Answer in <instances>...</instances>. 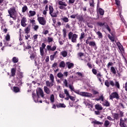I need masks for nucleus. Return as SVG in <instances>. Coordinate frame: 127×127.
Segmentation results:
<instances>
[{"label": "nucleus", "mask_w": 127, "mask_h": 127, "mask_svg": "<svg viewBox=\"0 0 127 127\" xmlns=\"http://www.w3.org/2000/svg\"><path fill=\"white\" fill-rule=\"evenodd\" d=\"M69 99L71 100V101H75V97L71 96L70 95H69Z\"/></svg>", "instance_id": "nucleus-61"}, {"label": "nucleus", "mask_w": 127, "mask_h": 127, "mask_svg": "<svg viewBox=\"0 0 127 127\" xmlns=\"http://www.w3.org/2000/svg\"><path fill=\"white\" fill-rule=\"evenodd\" d=\"M110 66H113V63H112V62H109V63L108 64H107V67L108 68H110Z\"/></svg>", "instance_id": "nucleus-55"}, {"label": "nucleus", "mask_w": 127, "mask_h": 127, "mask_svg": "<svg viewBox=\"0 0 127 127\" xmlns=\"http://www.w3.org/2000/svg\"><path fill=\"white\" fill-rule=\"evenodd\" d=\"M27 19L26 17H23L21 20V25L23 27H25L27 25Z\"/></svg>", "instance_id": "nucleus-8"}, {"label": "nucleus", "mask_w": 127, "mask_h": 127, "mask_svg": "<svg viewBox=\"0 0 127 127\" xmlns=\"http://www.w3.org/2000/svg\"><path fill=\"white\" fill-rule=\"evenodd\" d=\"M104 99H105V98L103 95L99 97V101H101V102H104Z\"/></svg>", "instance_id": "nucleus-49"}, {"label": "nucleus", "mask_w": 127, "mask_h": 127, "mask_svg": "<svg viewBox=\"0 0 127 127\" xmlns=\"http://www.w3.org/2000/svg\"><path fill=\"white\" fill-rule=\"evenodd\" d=\"M36 13L35 12V11H32V10H30L29 11V16H34V15H35Z\"/></svg>", "instance_id": "nucleus-24"}, {"label": "nucleus", "mask_w": 127, "mask_h": 127, "mask_svg": "<svg viewBox=\"0 0 127 127\" xmlns=\"http://www.w3.org/2000/svg\"><path fill=\"white\" fill-rule=\"evenodd\" d=\"M55 58V55H52L50 56V59L51 61H53L54 60V58Z\"/></svg>", "instance_id": "nucleus-53"}, {"label": "nucleus", "mask_w": 127, "mask_h": 127, "mask_svg": "<svg viewBox=\"0 0 127 127\" xmlns=\"http://www.w3.org/2000/svg\"><path fill=\"white\" fill-rule=\"evenodd\" d=\"M50 101L51 103L53 104L55 101V98L54 94H51L50 96Z\"/></svg>", "instance_id": "nucleus-18"}, {"label": "nucleus", "mask_w": 127, "mask_h": 127, "mask_svg": "<svg viewBox=\"0 0 127 127\" xmlns=\"http://www.w3.org/2000/svg\"><path fill=\"white\" fill-rule=\"evenodd\" d=\"M63 20L64 21V22H68L69 21V19L67 17H64L63 18Z\"/></svg>", "instance_id": "nucleus-54"}, {"label": "nucleus", "mask_w": 127, "mask_h": 127, "mask_svg": "<svg viewBox=\"0 0 127 127\" xmlns=\"http://www.w3.org/2000/svg\"><path fill=\"white\" fill-rule=\"evenodd\" d=\"M107 120H109V121H114V119H113L112 118V117H111V116H108L107 117Z\"/></svg>", "instance_id": "nucleus-59"}, {"label": "nucleus", "mask_w": 127, "mask_h": 127, "mask_svg": "<svg viewBox=\"0 0 127 127\" xmlns=\"http://www.w3.org/2000/svg\"><path fill=\"white\" fill-rule=\"evenodd\" d=\"M26 49H29V51H31V46L30 45H28L26 47Z\"/></svg>", "instance_id": "nucleus-56"}, {"label": "nucleus", "mask_w": 127, "mask_h": 127, "mask_svg": "<svg viewBox=\"0 0 127 127\" xmlns=\"http://www.w3.org/2000/svg\"><path fill=\"white\" fill-rule=\"evenodd\" d=\"M93 124H94L95 126H96V125H103L102 122H100L97 121L96 120L93 121Z\"/></svg>", "instance_id": "nucleus-30"}, {"label": "nucleus", "mask_w": 127, "mask_h": 127, "mask_svg": "<svg viewBox=\"0 0 127 127\" xmlns=\"http://www.w3.org/2000/svg\"><path fill=\"white\" fill-rule=\"evenodd\" d=\"M28 53L30 54V58L31 59H34V57H35V55L33 54L31 51H29Z\"/></svg>", "instance_id": "nucleus-32"}, {"label": "nucleus", "mask_w": 127, "mask_h": 127, "mask_svg": "<svg viewBox=\"0 0 127 127\" xmlns=\"http://www.w3.org/2000/svg\"><path fill=\"white\" fill-rule=\"evenodd\" d=\"M12 61L13 63H17L18 62V58L16 57H13Z\"/></svg>", "instance_id": "nucleus-25"}, {"label": "nucleus", "mask_w": 127, "mask_h": 127, "mask_svg": "<svg viewBox=\"0 0 127 127\" xmlns=\"http://www.w3.org/2000/svg\"><path fill=\"white\" fill-rule=\"evenodd\" d=\"M90 46H96V43L94 41H90L89 43Z\"/></svg>", "instance_id": "nucleus-37"}, {"label": "nucleus", "mask_w": 127, "mask_h": 127, "mask_svg": "<svg viewBox=\"0 0 127 127\" xmlns=\"http://www.w3.org/2000/svg\"><path fill=\"white\" fill-rule=\"evenodd\" d=\"M40 55L42 57H43V56H44V49L40 48Z\"/></svg>", "instance_id": "nucleus-27"}, {"label": "nucleus", "mask_w": 127, "mask_h": 127, "mask_svg": "<svg viewBox=\"0 0 127 127\" xmlns=\"http://www.w3.org/2000/svg\"><path fill=\"white\" fill-rule=\"evenodd\" d=\"M63 82H64V84L65 85V87H68V81H67V79H63Z\"/></svg>", "instance_id": "nucleus-33"}, {"label": "nucleus", "mask_w": 127, "mask_h": 127, "mask_svg": "<svg viewBox=\"0 0 127 127\" xmlns=\"http://www.w3.org/2000/svg\"><path fill=\"white\" fill-rule=\"evenodd\" d=\"M56 48H57L56 45H54L53 47H51V46L50 45L47 46V49L48 51H55Z\"/></svg>", "instance_id": "nucleus-12"}, {"label": "nucleus", "mask_w": 127, "mask_h": 127, "mask_svg": "<svg viewBox=\"0 0 127 127\" xmlns=\"http://www.w3.org/2000/svg\"><path fill=\"white\" fill-rule=\"evenodd\" d=\"M28 8H27V6L24 5L22 8V12H25L27 10Z\"/></svg>", "instance_id": "nucleus-29"}, {"label": "nucleus", "mask_w": 127, "mask_h": 127, "mask_svg": "<svg viewBox=\"0 0 127 127\" xmlns=\"http://www.w3.org/2000/svg\"><path fill=\"white\" fill-rule=\"evenodd\" d=\"M59 4H60V5H63L64 6H67L66 2L62 0L59 1Z\"/></svg>", "instance_id": "nucleus-26"}, {"label": "nucleus", "mask_w": 127, "mask_h": 127, "mask_svg": "<svg viewBox=\"0 0 127 127\" xmlns=\"http://www.w3.org/2000/svg\"><path fill=\"white\" fill-rule=\"evenodd\" d=\"M57 107V108H66V105L64 103H59Z\"/></svg>", "instance_id": "nucleus-23"}, {"label": "nucleus", "mask_w": 127, "mask_h": 127, "mask_svg": "<svg viewBox=\"0 0 127 127\" xmlns=\"http://www.w3.org/2000/svg\"><path fill=\"white\" fill-rule=\"evenodd\" d=\"M53 17H56L57 16V12H54L50 14Z\"/></svg>", "instance_id": "nucleus-36"}, {"label": "nucleus", "mask_w": 127, "mask_h": 127, "mask_svg": "<svg viewBox=\"0 0 127 127\" xmlns=\"http://www.w3.org/2000/svg\"><path fill=\"white\" fill-rule=\"evenodd\" d=\"M30 25H29L25 29V32H28L29 31H30Z\"/></svg>", "instance_id": "nucleus-48"}, {"label": "nucleus", "mask_w": 127, "mask_h": 127, "mask_svg": "<svg viewBox=\"0 0 127 127\" xmlns=\"http://www.w3.org/2000/svg\"><path fill=\"white\" fill-rule=\"evenodd\" d=\"M109 125H110V121L108 120L105 121L104 123V126L105 127H109Z\"/></svg>", "instance_id": "nucleus-40"}, {"label": "nucleus", "mask_w": 127, "mask_h": 127, "mask_svg": "<svg viewBox=\"0 0 127 127\" xmlns=\"http://www.w3.org/2000/svg\"><path fill=\"white\" fill-rule=\"evenodd\" d=\"M58 78H63L64 76L62 72H59L57 74Z\"/></svg>", "instance_id": "nucleus-42"}, {"label": "nucleus", "mask_w": 127, "mask_h": 127, "mask_svg": "<svg viewBox=\"0 0 127 127\" xmlns=\"http://www.w3.org/2000/svg\"><path fill=\"white\" fill-rule=\"evenodd\" d=\"M64 93L65 94V96H70V94H69V91L67 89H64Z\"/></svg>", "instance_id": "nucleus-35"}, {"label": "nucleus", "mask_w": 127, "mask_h": 127, "mask_svg": "<svg viewBox=\"0 0 127 127\" xmlns=\"http://www.w3.org/2000/svg\"><path fill=\"white\" fill-rule=\"evenodd\" d=\"M105 85L108 87H110V85L114 87L115 86V83L113 80H110L109 81L108 80H105Z\"/></svg>", "instance_id": "nucleus-11"}, {"label": "nucleus", "mask_w": 127, "mask_h": 127, "mask_svg": "<svg viewBox=\"0 0 127 127\" xmlns=\"http://www.w3.org/2000/svg\"><path fill=\"white\" fill-rule=\"evenodd\" d=\"M38 25H34L33 28L34 30H37V29H38Z\"/></svg>", "instance_id": "nucleus-62"}, {"label": "nucleus", "mask_w": 127, "mask_h": 127, "mask_svg": "<svg viewBox=\"0 0 127 127\" xmlns=\"http://www.w3.org/2000/svg\"><path fill=\"white\" fill-rule=\"evenodd\" d=\"M115 86L118 88V89H120V83L118 81L115 82Z\"/></svg>", "instance_id": "nucleus-52"}, {"label": "nucleus", "mask_w": 127, "mask_h": 127, "mask_svg": "<svg viewBox=\"0 0 127 127\" xmlns=\"http://www.w3.org/2000/svg\"><path fill=\"white\" fill-rule=\"evenodd\" d=\"M5 41L4 42V45L5 46H11V45L9 44V41L10 40V36L7 34L5 37Z\"/></svg>", "instance_id": "nucleus-6"}, {"label": "nucleus", "mask_w": 127, "mask_h": 127, "mask_svg": "<svg viewBox=\"0 0 127 127\" xmlns=\"http://www.w3.org/2000/svg\"><path fill=\"white\" fill-rule=\"evenodd\" d=\"M76 74L79 76V77H84V74L82 72H77Z\"/></svg>", "instance_id": "nucleus-50"}, {"label": "nucleus", "mask_w": 127, "mask_h": 127, "mask_svg": "<svg viewBox=\"0 0 127 127\" xmlns=\"http://www.w3.org/2000/svg\"><path fill=\"white\" fill-rule=\"evenodd\" d=\"M68 38L71 40V42L73 43L77 42V38H78V35L76 34H73L72 32H70L68 34Z\"/></svg>", "instance_id": "nucleus-5"}, {"label": "nucleus", "mask_w": 127, "mask_h": 127, "mask_svg": "<svg viewBox=\"0 0 127 127\" xmlns=\"http://www.w3.org/2000/svg\"><path fill=\"white\" fill-rule=\"evenodd\" d=\"M46 62H49V56H47L45 59Z\"/></svg>", "instance_id": "nucleus-64"}, {"label": "nucleus", "mask_w": 127, "mask_h": 127, "mask_svg": "<svg viewBox=\"0 0 127 127\" xmlns=\"http://www.w3.org/2000/svg\"><path fill=\"white\" fill-rule=\"evenodd\" d=\"M98 12L101 14V15H104V12L102 8L98 9Z\"/></svg>", "instance_id": "nucleus-34"}, {"label": "nucleus", "mask_w": 127, "mask_h": 127, "mask_svg": "<svg viewBox=\"0 0 127 127\" xmlns=\"http://www.w3.org/2000/svg\"><path fill=\"white\" fill-rule=\"evenodd\" d=\"M66 64L68 69H71V68H73V67H74V64L73 63H71L70 62H66Z\"/></svg>", "instance_id": "nucleus-17"}, {"label": "nucleus", "mask_w": 127, "mask_h": 127, "mask_svg": "<svg viewBox=\"0 0 127 127\" xmlns=\"http://www.w3.org/2000/svg\"><path fill=\"white\" fill-rule=\"evenodd\" d=\"M44 91L48 94H49L50 93H51V90H50L47 86L44 87Z\"/></svg>", "instance_id": "nucleus-15"}, {"label": "nucleus", "mask_w": 127, "mask_h": 127, "mask_svg": "<svg viewBox=\"0 0 127 127\" xmlns=\"http://www.w3.org/2000/svg\"><path fill=\"white\" fill-rule=\"evenodd\" d=\"M68 87L71 92H75V88H74V86L72 85L69 84Z\"/></svg>", "instance_id": "nucleus-28"}, {"label": "nucleus", "mask_w": 127, "mask_h": 127, "mask_svg": "<svg viewBox=\"0 0 127 127\" xmlns=\"http://www.w3.org/2000/svg\"><path fill=\"white\" fill-rule=\"evenodd\" d=\"M85 97H87V98L92 97V94L88 92H85Z\"/></svg>", "instance_id": "nucleus-47"}, {"label": "nucleus", "mask_w": 127, "mask_h": 127, "mask_svg": "<svg viewBox=\"0 0 127 127\" xmlns=\"http://www.w3.org/2000/svg\"><path fill=\"white\" fill-rule=\"evenodd\" d=\"M8 12L9 14L10 17H11L13 18V19H14V20H15L17 15L15 7L10 8L9 10H8Z\"/></svg>", "instance_id": "nucleus-2"}, {"label": "nucleus", "mask_w": 127, "mask_h": 127, "mask_svg": "<svg viewBox=\"0 0 127 127\" xmlns=\"http://www.w3.org/2000/svg\"><path fill=\"white\" fill-rule=\"evenodd\" d=\"M60 67L64 68L65 67V63L64 62H62L60 64Z\"/></svg>", "instance_id": "nucleus-38"}, {"label": "nucleus", "mask_w": 127, "mask_h": 127, "mask_svg": "<svg viewBox=\"0 0 127 127\" xmlns=\"http://www.w3.org/2000/svg\"><path fill=\"white\" fill-rule=\"evenodd\" d=\"M15 69L14 68H13L11 70V76H14L15 75Z\"/></svg>", "instance_id": "nucleus-31"}, {"label": "nucleus", "mask_w": 127, "mask_h": 127, "mask_svg": "<svg viewBox=\"0 0 127 127\" xmlns=\"http://www.w3.org/2000/svg\"><path fill=\"white\" fill-rule=\"evenodd\" d=\"M37 96L35 94L32 93V97L35 103H39V96H41L43 99L44 98V92L40 88H38L36 90Z\"/></svg>", "instance_id": "nucleus-1"}, {"label": "nucleus", "mask_w": 127, "mask_h": 127, "mask_svg": "<svg viewBox=\"0 0 127 127\" xmlns=\"http://www.w3.org/2000/svg\"><path fill=\"white\" fill-rule=\"evenodd\" d=\"M102 105L104 107H110V102L107 100H104L102 103Z\"/></svg>", "instance_id": "nucleus-19"}, {"label": "nucleus", "mask_w": 127, "mask_h": 127, "mask_svg": "<svg viewBox=\"0 0 127 127\" xmlns=\"http://www.w3.org/2000/svg\"><path fill=\"white\" fill-rule=\"evenodd\" d=\"M30 22L31 23H32V24H33V25H34V24H35V20H34V19H31V20H30Z\"/></svg>", "instance_id": "nucleus-57"}, {"label": "nucleus", "mask_w": 127, "mask_h": 127, "mask_svg": "<svg viewBox=\"0 0 127 127\" xmlns=\"http://www.w3.org/2000/svg\"><path fill=\"white\" fill-rule=\"evenodd\" d=\"M48 41L49 43H50V42H52V41H53V38L48 37Z\"/></svg>", "instance_id": "nucleus-51"}, {"label": "nucleus", "mask_w": 127, "mask_h": 127, "mask_svg": "<svg viewBox=\"0 0 127 127\" xmlns=\"http://www.w3.org/2000/svg\"><path fill=\"white\" fill-rule=\"evenodd\" d=\"M12 91L14 92V93H18L20 92V89H19L18 87H13V89H12Z\"/></svg>", "instance_id": "nucleus-20"}, {"label": "nucleus", "mask_w": 127, "mask_h": 127, "mask_svg": "<svg viewBox=\"0 0 127 127\" xmlns=\"http://www.w3.org/2000/svg\"><path fill=\"white\" fill-rule=\"evenodd\" d=\"M117 45L118 46L119 49L120 50V51L123 52V51H124V47H123V45H122L120 42H117Z\"/></svg>", "instance_id": "nucleus-16"}, {"label": "nucleus", "mask_w": 127, "mask_h": 127, "mask_svg": "<svg viewBox=\"0 0 127 127\" xmlns=\"http://www.w3.org/2000/svg\"><path fill=\"white\" fill-rule=\"evenodd\" d=\"M67 55H68V53L65 51H62L61 52V55H62L63 57H66Z\"/></svg>", "instance_id": "nucleus-22"}, {"label": "nucleus", "mask_w": 127, "mask_h": 127, "mask_svg": "<svg viewBox=\"0 0 127 127\" xmlns=\"http://www.w3.org/2000/svg\"><path fill=\"white\" fill-rule=\"evenodd\" d=\"M125 121L123 120V118L120 119V126L121 127H127V125L125 124Z\"/></svg>", "instance_id": "nucleus-13"}, {"label": "nucleus", "mask_w": 127, "mask_h": 127, "mask_svg": "<svg viewBox=\"0 0 127 127\" xmlns=\"http://www.w3.org/2000/svg\"><path fill=\"white\" fill-rule=\"evenodd\" d=\"M113 117L115 120H119V114L115 113L113 114Z\"/></svg>", "instance_id": "nucleus-39"}, {"label": "nucleus", "mask_w": 127, "mask_h": 127, "mask_svg": "<svg viewBox=\"0 0 127 127\" xmlns=\"http://www.w3.org/2000/svg\"><path fill=\"white\" fill-rule=\"evenodd\" d=\"M26 35H25V38L26 39H28V38L29 37V36H30L29 35H28V33H25Z\"/></svg>", "instance_id": "nucleus-63"}, {"label": "nucleus", "mask_w": 127, "mask_h": 127, "mask_svg": "<svg viewBox=\"0 0 127 127\" xmlns=\"http://www.w3.org/2000/svg\"><path fill=\"white\" fill-rule=\"evenodd\" d=\"M59 97L60 98L63 99L65 98V94H64L63 93H61L59 94Z\"/></svg>", "instance_id": "nucleus-43"}, {"label": "nucleus", "mask_w": 127, "mask_h": 127, "mask_svg": "<svg viewBox=\"0 0 127 127\" xmlns=\"http://www.w3.org/2000/svg\"><path fill=\"white\" fill-rule=\"evenodd\" d=\"M87 66L88 67L90 68V69H92V64H90V63H87Z\"/></svg>", "instance_id": "nucleus-60"}, {"label": "nucleus", "mask_w": 127, "mask_h": 127, "mask_svg": "<svg viewBox=\"0 0 127 127\" xmlns=\"http://www.w3.org/2000/svg\"><path fill=\"white\" fill-rule=\"evenodd\" d=\"M23 78V74L22 72H19L16 78H14L13 81L16 86H20L21 85V78Z\"/></svg>", "instance_id": "nucleus-3"}, {"label": "nucleus", "mask_w": 127, "mask_h": 127, "mask_svg": "<svg viewBox=\"0 0 127 127\" xmlns=\"http://www.w3.org/2000/svg\"><path fill=\"white\" fill-rule=\"evenodd\" d=\"M92 72L93 73V74H94V75H96L97 74V69H92Z\"/></svg>", "instance_id": "nucleus-58"}, {"label": "nucleus", "mask_w": 127, "mask_h": 127, "mask_svg": "<svg viewBox=\"0 0 127 127\" xmlns=\"http://www.w3.org/2000/svg\"><path fill=\"white\" fill-rule=\"evenodd\" d=\"M118 69L117 68H115L114 66L111 67V72L112 73V74H114V75H116L117 74V71Z\"/></svg>", "instance_id": "nucleus-14"}, {"label": "nucleus", "mask_w": 127, "mask_h": 127, "mask_svg": "<svg viewBox=\"0 0 127 127\" xmlns=\"http://www.w3.org/2000/svg\"><path fill=\"white\" fill-rule=\"evenodd\" d=\"M78 94H79V95H80V96H82V97H85V96H86V92H80Z\"/></svg>", "instance_id": "nucleus-45"}, {"label": "nucleus", "mask_w": 127, "mask_h": 127, "mask_svg": "<svg viewBox=\"0 0 127 127\" xmlns=\"http://www.w3.org/2000/svg\"><path fill=\"white\" fill-rule=\"evenodd\" d=\"M85 36H86V35L85 34V33H82L79 39L80 40L83 39L84 38V37H85Z\"/></svg>", "instance_id": "nucleus-44"}, {"label": "nucleus", "mask_w": 127, "mask_h": 127, "mask_svg": "<svg viewBox=\"0 0 127 127\" xmlns=\"http://www.w3.org/2000/svg\"><path fill=\"white\" fill-rule=\"evenodd\" d=\"M49 10H50V14H51L52 12H53L54 9H53V7L52 6H49Z\"/></svg>", "instance_id": "nucleus-41"}, {"label": "nucleus", "mask_w": 127, "mask_h": 127, "mask_svg": "<svg viewBox=\"0 0 127 127\" xmlns=\"http://www.w3.org/2000/svg\"><path fill=\"white\" fill-rule=\"evenodd\" d=\"M50 80H51V82L49 81H46V85L47 87L51 88V87L54 85V75L53 74H50Z\"/></svg>", "instance_id": "nucleus-4"}, {"label": "nucleus", "mask_w": 127, "mask_h": 127, "mask_svg": "<svg viewBox=\"0 0 127 127\" xmlns=\"http://www.w3.org/2000/svg\"><path fill=\"white\" fill-rule=\"evenodd\" d=\"M95 108L96 110H98V111H102L103 110V107L102 106L99 104H97L95 106Z\"/></svg>", "instance_id": "nucleus-21"}, {"label": "nucleus", "mask_w": 127, "mask_h": 127, "mask_svg": "<svg viewBox=\"0 0 127 127\" xmlns=\"http://www.w3.org/2000/svg\"><path fill=\"white\" fill-rule=\"evenodd\" d=\"M119 98V94L117 92H113L110 95V100H113V99H117V100Z\"/></svg>", "instance_id": "nucleus-7"}, {"label": "nucleus", "mask_w": 127, "mask_h": 127, "mask_svg": "<svg viewBox=\"0 0 127 127\" xmlns=\"http://www.w3.org/2000/svg\"><path fill=\"white\" fill-rule=\"evenodd\" d=\"M96 34L98 36L99 38H102L103 37V35L101 32H97Z\"/></svg>", "instance_id": "nucleus-46"}, {"label": "nucleus", "mask_w": 127, "mask_h": 127, "mask_svg": "<svg viewBox=\"0 0 127 127\" xmlns=\"http://www.w3.org/2000/svg\"><path fill=\"white\" fill-rule=\"evenodd\" d=\"M108 37L112 42H114L117 40V37H116V35L114 34V33H111V35L108 34Z\"/></svg>", "instance_id": "nucleus-9"}, {"label": "nucleus", "mask_w": 127, "mask_h": 127, "mask_svg": "<svg viewBox=\"0 0 127 127\" xmlns=\"http://www.w3.org/2000/svg\"><path fill=\"white\" fill-rule=\"evenodd\" d=\"M38 20L40 23V24H41L42 25H45V24L46 23V20L43 17H39L38 18Z\"/></svg>", "instance_id": "nucleus-10"}]
</instances>
